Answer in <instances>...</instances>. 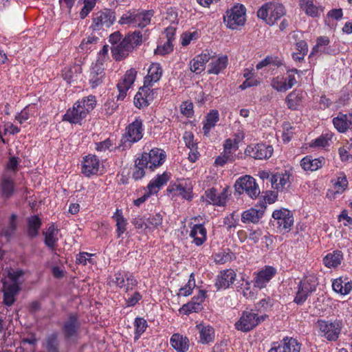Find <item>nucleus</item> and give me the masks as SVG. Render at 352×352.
Listing matches in <instances>:
<instances>
[{
  "instance_id": "obj_47",
  "label": "nucleus",
  "mask_w": 352,
  "mask_h": 352,
  "mask_svg": "<svg viewBox=\"0 0 352 352\" xmlns=\"http://www.w3.org/2000/svg\"><path fill=\"white\" fill-rule=\"evenodd\" d=\"M308 52V45L305 41L300 40L296 43L294 51L292 52V58L294 60L300 62L304 59Z\"/></svg>"
},
{
  "instance_id": "obj_33",
  "label": "nucleus",
  "mask_w": 352,
  "mask_h": 352,
  "mask_svg": "<svg viewBox=\"0 0 352 352\" xmlns=\"http://www.w3.org/2000/svg\"><path fill=\"white\" fill-rule=\"evenodd\" d=\"M228 64V57L226 55H221L212 59L208 65V72L217 75L227 67Z\"/></svg>"
},
{
  "instance_id": "obj_50",
  "label": "nucleus",
  "mask_w": 352,
  "mask_h": 352,
  "mask_svg": "<svg viewBox=\"0 0 352 352\" xmlns=\"http://www.w3.org/2000/svg\"><path fill=\"white\" fill-rule=\"evenodd\" d=\"M76 104H80L79 107L88 115L96 107V97L92 95H89L87 97L78 100L76 102Z\"/></svg>"
},
{
  "instance_id": "obj_41",
  "label": "nucleus",
  "mask_w": 352,
  "mask_h": 352,
  "mask_svg": "<svg viewBox=\"0 0 352 352\" xmlns=\"http://www.w3.org/2000/svg\"><path fill=\"white\" fill-rule=\"evenodd\" d=\"M330 41L327 36H319L316 40V44L313 47L310 55L315 53L331 54L333 50L329 46Z\"/></svg>"
},
{
  "instance_id": "obj_62",
  "label": "nucleus",
  "mask_w": 352,
  "mask_h": 352,
  "mask_svg": "<svg viewBox=\"0 0 352 352\" xmlns=\"http://www.w3.org/2000/svg\"><path fill=\"white\" fill-rule=\"evenodd\" d=\"M339 155L343 162L352 158V140L346 141L345 144L339 148Z\"/></svg>"
},
{
  "instance_id": "obj_52",
  "label": "nucleus",
  "mask_w": 352,
  "mask_h": 352,
  "mask_svg": "<svg viewBox=\"0 0 352 352\" xmlns=\"http://www.w3.org/2000/svg\"><path fill=\"white\" fill-rule=\"evenodd\" d=\"M81 69L79 65H74L72 67H65L63 70V77L68 83L77 80L78 76L81 72Z\"/></svg>"
},
{
  "instance_id": "obj_46",
  "label": "nucleus",
  "mask_w": 352,
  "mask_h": 352,
  "mask_svg": "<svg viewBox=\"0 0 352 352\" xmlns=\"http://www.w3.org/2000/svg\"><path fill=\"white\" fill-rule=\"evenodd\" d=\"M331 182L333 185L332 192L335 195L343 193L348 187V180L344 173H340Z\"/></svg>"
},
{
  "instance_id": "obj_17",
  "label": "nucleus",
  "mask_w": 352,
  "mask_h": 352,
  "mask_svg": "<svg viewBox=\"0 0 352 352\" xmlns=\"http://www.w3.org/2000/svg\"><path fill=\"white\" fill-rule=\"evenodd\" d=\"M277 270L270 265H265L254 274V286L260 289L267 287L270 281L276 276Z\"/></svg>"
},
{
  "instance_id": "obj_59",
  "label": "nucleus",
  "mask_w": 352,
  "mask_h": 352,
  "mask_svg": "<svg viewBox=\"0 0 352 352\" xmlns=\"http://www.w3.org/2000/svg\"><path fill=\"white\" fill-rule=\"evenodd\" d=\"M195 287V280L193 274H191L188 283L181 287L177 294L178 296H188L192 293Z\"/></svg>"
},
{
  "instance_id": "obj_51",
  "label": "nucleus",
  "mask_w": 352,
  "mask_h": 352,
  "mask_svg": "<svg viewBox=\"0 0 352 352\" xmlns=\"http://www.w3.org/2000/svg\"><path fill=\"white\" fill-rule=\"evenodd\" d=\"M2 194L6 197H10L14 190V183L13 179L7 175H4L1 184Z\"/></svg>"
},
{
  "instance_id": "obj_58",
  "label": "nucleus",
  "mask_w": 352,
  "mask_h": 352,
  "mask_svg": "<svg viewBox=\"0 0 352 352\" xmlns=\"http://www.w3.org/2000/svg\"><path fill=\"white\" fill-rule=\"evenodd\" d=\"M282 342L285 352H300V346L296 340L287 338H284Z\"/></svg>"
},
{
  "instance_id": "obj_60",
  "label": "nucleus",
  "mask_w": 352,
  "mask_h": 352,
  "mask_svg": "<svg viewBox=\"0 0 352 352\" xmlns=\"http://www.w3.org/2000/svg\"><path fill=\"white\" fill-rule=\"evenodd\" d=\"M134 326L135 329V340H138L141 335L146 331L148 324L145 319L142 318H136L134 322Z\"/></svg>"
},
{
  "instance_id": "obj_34",
  "label": "nucleus",
  "mask_w": 352,
  "mask_h": 352,
  "mask_svg": "<svg viewBox=\"0 0 352 352\" xmlns=\"http://www.w3.org/2000/svg\"><path fill=\"white\" fill-rule=\"evenodd\" d=\"M299 5L306 14L311 17H318L323 12L322 8L317 5L316 0H299Z\"/></svg>"
},
{
  "instance_id": "obj_43",
  "label": "nucleus",
  "mask_w": 352,
  "mask_h": 352,
  "mask_svg": "<svg viewBox=\"0 0 352 352\" xmlns=\"http://www.w3.org/2000/svg\"><path fill=\"white\" fill-rule=\"evenodd\" d=\"M219 120V115L217 110H211L207 114L203 126V131L205 135H208L211 129L214 127Z\"/></svg>"
},
{
  "instance_id": "obj_37",
  "label": "nucleus",
  "mask_w": 352,
  "mask_h": 352,
  "mask_svg": "<svg viewBox=\"0 0 352 352\" xmlns=\"http://www.w3.org/2000/svg\"><path fill=\"white\" fill-rule=\"evenodd\" d=\"M133 50L127 40L124 38L118 45L112 47L111 52L115 59L120 60L126 57Z\"/></svg>"
},
{
  "instance_id": "obj_39",
  "label": "nucleus",
  "mask_w": 352,
  "mask_h": 352,
  "mask_svg": "<svg viewBox=\"0 0 352 352\" xmlns=\"http://www.w3.org/2000/svg\"><path fill=\"white\" fill-rule=\"evenodd\" d=\"M324 158H312L311 156H306L300 161V166L305 170L315 171L321 168L324 164Z\"/></svg>"
},
{
  "instance_id": "obj_5",
  "label": "nucleus",
  "mask_w": 352,
  "mask_h": 352,
  "mask_svg": "<svg viewBox=\"0 0 352 352\" xmlns=\"http://www.w3.org/2000/svg\"><path fill=\"white\" fill-rule=\"evenodd\" d=\"M318 285V278L315 275L305 276L298 284L294 302L298 305H302L316 291Z\"/></svg>"
},
{
  "instance_id": "obj_31",
  "label": "nucleus",
  "mask_w": 352,
  "mask_h": 352,
  "mask_svg": "<svg viewBox=\"0 0 352 352\" xmlns=\"http://www.w3.org/2000/svg\"><path fill=\"white\" fill-rule=\"evenodd\" d=\"M189 236L195 245L200 246L206 241L207 231L203 224H195L191 227Z\"/></svg>"
},
{
  "instance_id": "obj_40",
  "label": "nucleus",
  "mask_w": 352,
  "mask_h": 352,
  "mask_svg": "<svg viewBox=\"0 0 352 352\" xmlns=\"http://www.w3.org/2000/svg\"><path fill=\"white\" fill-rule=\"evenodd\" d=\"M148 30H145L144 32L135 30L131 34H128L124 38L127 40L133 49H134L135 47L140 46L143 41H146L148 38Z\"/></svg>"
},
{
  "instance_id": "obj_3",
  "label": "nucleus",
  "mask_w": 352,
  "mask_h": 352,
  "mask_svg": "<svg viewBox=\"0 0 352 352\" xmlns=\"http://www.w3.org/2000/svg\"><path fill=\"white\" fill-rule=\"evenodd\" d=\"M144 134L143 120L140 117H135L134 120L125 128V132L122 137V149L130 148L132 144L141 140Z\"/></svg>"
},
{
  "instance_id": "obj_22",
  "label": "nucleus",
  "mask_w": 352,
  "mask_h": 352,
  "mask_svg": "<svg viewBox=\"0 0 352 352\" xmlns=\"http://www.w3.org/2000/svg\"><path fill=\"white\" fill-rule=\"evenodd\" d=\"M137 76V72L134 69L127 70L117 85V88L119 91L118 95V100H123L127 94V91L133 85Z\"/></svg>"
},
{
  "instance_id": "obj_19",
  "label": "nucleus",
  "mask_w": 352,
  "mask_h": 352,
  "mask_svg": "<svg viewBox=\"0 0 352 352\" xmlns=\"http://www.w3.org/2000/svg\"><path fill=\"white\" fill-rule=\"evenodd\" d=\"M157 94V89H151L145 85L140 88L134 97V105L142 109L150 104Z\"/></svg>"
},
{
  "instance_id": "obj_7",
  "label": "nucleus",
  "mask_w": 352,
  "mask_h": 352,
  "mask_svg": "<svg viewBox=\"0 0 352 352\" xmlns=\"http://www.w3.org/2000/svg\"><path fill=\"white\" fill-rule=\"evenodd\" d=\"M140 159V164H144L151 170H155L166 162V153L162 148H153L148 152L142 153Z\"/></svg>"
},
{
  "instance_id": "obj_49",
  "label": "nucleus",
  "mask_w": 352,
  "mask_h": 352,
  "mask_svg": "<svg viewBox=\"0 0 352 352\" xmlns=\"http://www.w3.org/2000/svg\"><path fill=\"white\" fill-rule=\"evenodd\" d=\"M79 327L78 319L75 316H71L63 326V331L66 336H73Z\"/></svg>"
},
{
  "instance_id": "obj_64",
  "label": "nucleus",
  "mask_w": 352,
  "mask_h": 352,
  "mask_svg": "<svg viewBox=\"0 0 352 352\" xmlns=\"http://www.w3.org/2000/svg\"><path fill=\"white\" fill-rule=\"evenodd\" d=\"M142 296L138 292H135L131 294H128L126 296L124 297L126 307H131L135 306L141 299Z\"/></svg>"
},
{
  "instance_id": "obj_32",
  "label": "nucleus",
  "mask_w": 352,
  "mask_h": 352,
  "mask_svg": "<svg viewBox=\"0 0 352 352\" xmlns=\"http://www.w3.org/2000/svg\"><path fill=\"white\" fill-rule=\"evenodd\" d=\"M79 106L80 104H76L75 102L73 108L67 110L64 115L63 120L68 121L72 124H80L87 115Z\"/></svg>"
},
{
  "instance_id": "obj_53",
  "label": "nucleus",
  "mask_w": 352,
  "mask_h": 352,
  "mask_svg": "<svg viewBox=\"0 0 352 352\" xmlns=\"http://www.w3.org/2000/svg\"><path fill=\"white\" fill-rule=\"evenodd\" d=\"M113 218L116 221V232L118 236L120 237L126 231V221L124 218L122 211L118 209L113 214Z\"/></svg>"
},
{
  "instance_id": "obj_18",
  "label": "nucleus",
  "mask_w": 352,
  "mask_h": 352,
  "mask_svg": "<svg viewBox=\"0 0 352 352\" xmlns=\"http://www.w3.org/2000/svg\"><path fill=\"white\" fill-rule=\"evenodd\" d=\"M273 148L265 144H252L247 146L245 155L256 160L270 158L273 153Z\"/></svg>"
},
{
  "instance_id": "obj_61",
  "label": "nucleus",
  "mask_w": 352,
  "mask_h": 352,
  "mask_svg": "<svg viewBox=\"0 0 352 352\" xmlns=\"http://www.w3.org/2000/svg\"><path fill=\"white\" fill-rule=\"evenodd\" d=\"M98 41V38L97 36L90 35L81 41L79 47L82 51L87 52L88 50H91Z\"/></svg>"
},
{
  "instance_id": "obj_6",
  "label": "nucleus",
  "mask_w": 352,
  "mask_h": 352,
  "mask_svg": "<svg viewBox=\"0 0 352 352\" xmlns=\"http://www.w3.org/2000/svg\"><path fill=\"white\" fill-rule=\"evenodd\" d=\"M192 188V182L189 179H183L170 183L168 186L167 192L172 199L181 197L190 201L193 197Z\"/></svg>"
},
{
  "instance_id": "obj_38",
  "label": "nucleus",
  "mask_w": 352,
  "mask_h": 352,
  "mask_svg": "<svg viewBox=\"0 0 352 352\" xmlns=\"http://www.w3.org/2000/svg\"><path fill=\"white\" fill-rule=\"evenodd\" d=\"M332 287L336 292L341 295H346L352 290V281L348 278L340 277L333 281Z\"/></svg>"
},
{
  "instance_id": "obj_11",
  "label": "nucleus",
  "mask_w": 352,
  "mask_h": 352,
  "mask_svg": "<svg viewBox=\"0 0 352 352\" xmlns=\"http://www.w3.org/2000/svg\"><path fill=\"white\" fill-rule=\"evenodd\" d=\"M115 20V12L109 9H104L93 14L91 28L94 30L107 28L113 24Z\"/></svg>"
},
{
  "instance_id": "obj_48",
  "label": "nucleus",
  "mask_w": 352,
  "mask_h": 352,
  "mask_svg": "<svg viewBox=\"0 0 352 352\" xmlns=\"http://www.w3.org/2000/svg\"><path fill=\"white\" fill-rule=\"evenodd\" d=\"M58 230L54 226H50L46 232L44 233L45 235V243L50 248H54L57 241H58Z\"/></svg>"
},
{
  "instance_id": "obj_14",
  "label": "nucleus",
  "mask_w": 352,
  "mask_h": 352,
  "mask_svg": "<svg viewBox=\"0 0 352 352\" xmlns=\"http://www.w3.org/2000/svg\"><path fill=\"white\" fill-rule=\"evenodd\" d=\"M239 145L235 141L231 140V138L227 139L223 144V151L219 156H218L214 163L223 166L228 162H232L236 159V152L239 150Z\"/></svg>"
},
{
  "instance_id": "obj_9",
  "label": "nucleus",
  "mask_w": 352,
  "mask_h": 352,
  "mask_svg": "<svg viewBox=\"0 0 352 352\" xmlns=\"http://www.w3.org/2000/svg\"><path fill=\"white\" fill-rule=\"evenodd\" d=\"M267 315L258 316L252 311H245L242 313L239 320L235 323V328L238 331L248 332L253 329L259 323L264 321Z\"/></svg>"
},
{
  "instance_id": "obj_29",
  "label": "nucleus",
  "mask_w": 352,
  "mask_h": 352,
  "mask_svg": "<svg viewBox=\"0 0 352 352\" xmlns=\"http://www.w3.org/2000/svg\"><path fill=\"white\" fill-rule=\"evenodd\" d=\"M334 127L340 133H345L352 129V113L348 114L340 113L332 120Z\"/></svg>"
},
{
  "instance_id": "obj_4",
  "label": "nucleus",
  "mask_w": 352,
  "mask_h": 352,
  "mask_svg": "<svg viewBox=\"0 0 352 352\" xmlns=\"http://www.w3.org/2000/svg\"><path fill=\"white\" fill-rule=\"evenodd\" d=\"M286 13L285 7L276 1H270L263 4L257 12V16L267 24L273 25Z\"/></svg>"
},
{
  "instance_id": "obj_54",
  "label": "nucleus",
  "mask_w": 352,
  "mask_h": 352,
  "mask_svg": "<svg viewBox=\"0 0 352 352\" xmlns=\"http://www.w3.org/2000/svg\"><path fill=\"white\" fill-rule=\"evenodd\" d=\"M287 107L291 109H296L302 102V94L293 91L287 95L285 99Z\"/></svg>"
},
{
  "instance_id": "obj_42",
  "label": "nucleus",
  "mask_w": 352,
  "mask_h": 352,
  "mask_svg": "<svg viewBox=\"0 0 352 352\" xmlns=\"http://www.w3.org/2000/svg\"><path fill=\"white\" fill-rule=\"evenodd\" d=\"M333 137V133L331 131L323 132L318 138L312 140L309 146L317 148H325L330 145Z\"/></svg>"
},
{
  "instance_id": "obj_16",
  "label": "nucleus",
  "mask_w": 352,
  "mask_h": 352,
  "mask_svg": "<svg viewBox=\"0 0 352 352\" xmlns=\"http://www.w3.org/2000/svg\"><path fill=\"white\" fill-rule=\"evenodd\" d=\"M81 172L85 177H91L100 174L102 171V165L94 155H88L83 157L82 162Z\"/></svg>"
},
{
  "instance_id": "obj_26",
  "label": "nucleus",
  "mask_w": 352,
  "mask_h": 352,
  "mask_svg": "<svg viewBox=\"0 0 352 352\" xmlns=\"http://www.w3.org/2000/svg\"><path fill=\"white\" fill-rule=\"evenodd\" d=\"M163 69L160 63H152L148 69L147 75L144 77V85L153 89L155 83L157 82L162 76Z\"/></svg>"
},
{
  "instance_id": "obj_2",
  "label": "nucleus",
  "mask_w": 352,
  "mask_h": 352,
  "mask_svg": "<svg viewBox=\"0 0 352 352\" xmlns=\"http://www.w3.org/2000/svg\"><path fill=\"white\" fill-rule=\"evenodd\" d=\"M153 14V10H130L122 14L118 23L130 28H144L150 24Z\"/></svg>"
},
{
  "instance_id": "obj_44",
  "label": "nucleus",
  "mask_w": 352,
  "mask_h": 352,
  "mask_svg": "<svg viewBox=\"0 0 352 352\" xmlns=\"http://www.w3.org/2000/svg\"><path fill=\"white\" fill-rule=\"evenodd\" d=\"M262 215V212L252 208L241 214V221L244 223H256L259 221Z\"/></svg>"
},
{
  "instance_id": "obj_25",
  "label": "nucleus",
  "mask_w": 352,
  "mask_h": 352,
  "mask_svg": "<svg viewBox=\"0 0 352 352\" xmlns=\"http://www.w3.org/2000/svg\"><path fill=\"white\" fill-rule=\"evenodd\" d=\"M195 328L199 332V343L208 344L214 342L215 331L212 326L206 323L201 322L197 324Z\"/></svg>"
},
{
  "instance_id": "obj_45",
  "label": "nucleus",
  "mask_w": 352,
  "mask_h": 352,
  "mask_svg": "<svg viewBox=\"0 0 352 352\" xmlns=\"http://www.w3.org/2000/svg\"><path fill=\"white\" fill-rule=\"evenodd\" d=\"M343 254L342 252L336 250L327 254L323 259V262L324 265L327 267H336L341 264Z\"/></svg>"
},
{
  "instance_id": "obj_57",
  "label": "nucleus",
  "mask_w": 352,
  "mask_h": 352,
  "mask_svg": "<svg viewBox=\"0 0 352 352\" xmlns=\"http://www.w3.org/2000/svg\"><path fill=\"white\" fill-rule=\"evenodd\" d=\"M28 223L29 235L32 237L36 236L41 227L40 219L36 216H32L28 219Z\"/></svg>"
},
{
  "instance_id": "obj_55",
  "label": "nucleus",
  "mask_w": 352,
  "mask_h": 352,
  "mask_svg": "<svg viewBox=\"0 0 352 352\" xmlns=\"http://www.w3.org/2000/svg\"><path fill=\"white\" fill-rule=\"evenodd\" d=\"M200 36V32L195 30L184 32L180 36L181 45L184 47L188 45L191 42L197 41Z\"/></svg>"
},
{
  "instance_id": "obj_20",
  "label": "nucleus",
  "mask_w": 352,
  "mask_h": 352,
  "mask_svg": "<svg viewBox=\"0 0 352 352\" xmlns=\"http://www.w3.org/2000/svg\"><path fill=\"white\" fill-rule=\"evenodd\" d=\"M111 283H115L120 289L123 288L126 293L138 285V281L134 276L129 272L124 271H118L115 273Z\"/></svg>"
},
{
  "instance_id": "obj_10",
  "label": "nucleus",
  "mask_w": 352,
  "mask_h": 352,
  "mask_svg": "<svg viewBox=\"0 0 352 352\" xmlns=\"http://www.w3.org/2000/svg\"><path fill=\"white\" fill-rule=\"evenodd\" d=\"M235 190L240 195L245 193L252 199L260 194V189L254 178L250 175L239 177L234 184Z\"/></svg>"
},
{
  "instance_id": "obj_15",
  "label": "nucleus",
  "mask_w": 352,
  "mask_h": 352,
  "mask_svg": "<svg viewBox=\"0 0 352 352\" xmlns=\"http://www.w3.org/2000/svg\"><path fill=\"white\" fill-rule=\"evenodd\" d=\"M224 21L227 26L234 30L239 25H242L245 21V8L243 5H236L227 11Z\"/></svg>"
},
{
  "instance_id": "obj_36",
  "label": "nucleus",
  "mask_w": 352,
  "mask_h": 352,
  "mask_svg": "<svg viewBox=\"0 0 352 352\" xmlns=\"http://www.w3.org/2000/svg\"><path fill=\"white\" fill-rule=\"evenodd\" d=\"M210 56L207 54H201L196 56L190 62V69L197 74H201L205 69V65L209 61Z\"/></svg>"
},
{
  "instance_id": "obj_8",
  "label": "nucleus",
  "mask_w": 352,
  "mask_h": 352,
  "mask_svg": "<svg viewBox=\"0 0 352 352\" xmlns=\"http://www.w3.org/2000/svg\"><path fill=\"white\" fill-rule=\"evenodd\" d=\"M298 72L296 69H293L288 70L283 75H277L271 78L270 85L278 92H286L296 84V74H298Z\"/></svg>"
},
{
  "instance_id": "obj_12",
  "label": "nucleus",
  "mask_w": 352,
  "mask_h": 352,
  "mask_svg": "<svg viewBox=\"0 0 352 352\" xmlns=\"http://www.w3.org/2000/svg\"><path fill=\"white\" fill-rule=\"evenodd\" d=\"M273 224L277 226L280 232H288L294 225L293 214L287 209L276 210L272 213Z\"/></svg>"
},
{
  "instance_id": "obj_56",
  "label": "nucleus",
  "mask_w": 352,
  "mask_h": 352,
  "mask_svg": "<svg viewBox=\"0 0 352 352\" xmlns=\"http://www.w3.org/2000/svg\"><path fill=\"white\" fill-rule=\"evenodd\" d=\"M146 219L148 232L157 229L162 223V216L159 213L146 216Z\"/></svg>"
},
{
  "instance_id": "obj_24",
  "label": "nucleus",
  "mask_w": 352,
  "mask_h": 352,
  "mask_svg": "<svg viewBox=\"0 0 352 352\" xmlns=\"http://www.w3.org/2000/svg\"><path fill=\"white\" fill-rule=\"evenodd\" d=\"M236 278V274L232 269L221 271L217 276L215 287L217 289H226L234 283Z\"/></svg>"
},
{
  "instance_id": "obj_21",
  "label": "nucleus",
  "mask_w": 352,
  "mask_h": 352,
  "mask_svg": "<svg viewBox=\"0 0 352 352\" xmlns=\"http://www.w3.org/2000/svg\"><path fill=\"white\" fill-rule=\"evenodd\" d=\"M206 298V292L199 290L197 295L195 296L192 300L184 305L179 309L182 314L189 315L192 313H198L203 309L202 304Z\"/></svg>"
},
{
  "instance_id": "obj_13",
  "label": "nucleus",
  "mask_w": 352,
  "mask_h": 352,
  "mask_svg": "<svg viewBox=\"0 0 352 352\" xmlns=\"http://www.w3.org/2000/svg\"><path fill=\"white\" fill-rule=\"evenodd\" d=\"M320 333L329 341L336 340L342 328V322L340 320L318 322Z\"/></svg>"
},
{
  "instance_id": "obj_63",
  "label": "nucleus",
  "mask_w": 352,
  "mask_h": 352,
  "mask_svg": "<svg viewBox=\"0 0 352 352\" xmlns=\"http://www.w3.org/2000/svg\"><path fill=\"white\" fill-rule=\"evenodd\" d=\"M44 346L49 352H57V334L52 333L46 338Z\"/></svg>"
},
{
  "instance_id": "obj_27",
  "label": "nucleus",
  "mask_w": 352,
  "mask_h": 352,
  "mask_svg": "<svg viewBox=\"0 0 352 352\" xmlns=\"http://www.w3.org/2000/svg\"><path fill=\"white\" fill-rule=\"evenodd\" d=\"M272 186L278 191H283L288 188L291 185L290 174L285 173H277L271 177Z\"/></svg>"
},
{
  "instance_id": "obj_1",
  "label": "nucleus",
  "mask_w": 352,
  "mask_h": 352,
  "mask_svg": "<svg viewBox=\"0 0 352 352\" xmlns=\"http://www.w3.org/2000/svg\"><path fill=\"white\" fill-rule=\"evenodd\" d=\"M23 274L22 270H9L8 275L2 280L3 302L7 306L12 305L15 296L20 290V277Z\"/></svg>"
},
{
  "instance_id": "obj_30",
  "label": "nucleus",
  "mask_w": 352,
  "mask_h": 352,
  "mask_svg": "<svg viewBox=\"0 0 352 352\" xmlns=\"http://www.w3.org/2000/svg\"><path fill=\"white\" fill-rule=\"evenodd\" d=\"M171 174L168 172H164L162 174L157 175L153 179L150 181L147 186V190L150 194H156L159 192L162 186H164L170 178Z\"/></svg>"
},
{
  "instance_id": "obj_35",
  "label": "nucleus",
  "mask_w": 352,
  "mask_h": 352,
  "mask_svg": "<svg viewBox=\"0 0 352 352\" xmlns=\"http://www.w3.org/2000/svg\"><path fill=\"white\" fill-rule=\"evenodd\" d=\"M170 344L177 352H187L190 346L188 338L179 333L172 335Z\"/></svg>"
},
{
  "instance_id": "obj_28",
  "label": "nucleus",
  "mask_w": 352,
  "mask_h": 352,
  "mask_svg": "<svg viewBox=\"0 0 352 352\" xmlns=\"http://www.w3.org/2000/svg\"><path fill=\"white\" fill-rule=\"evenodd\" d=\"M104 76V68L101 60H97L92 66L89 74V82L92 88H96L102 83Z\"/></svg>"
},
{
  "instance_id": "obj_23",
  "label": "nucleus",
  "mask_w": 352,
  "mask_h": 352,
  "mask_svg": "<svg viewBox=\"0 0 352 352\" xmlns=\"http://www.w3.org/2000/svg\"><path fill=\"white\" fill-rule=\"evenodd\" d=\"M206 201L217 206H224L226 204L228 197V190L224 188L221 192H217L214 188H210L205 192Z\"/></svg>"
}]
</instances>
